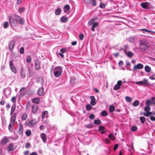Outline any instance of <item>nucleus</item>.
<instances>
[{
    "label": "nucleus",
    "instance_id": "19",
    "mask_svg": "<svg viewBox=\"0 0 155 155\" xmlns=\"http://www.w3.org/2000/svg\"><path fill=\"white\" fill-rule=\"evenodd\" d=\"M35 68L36 70H38L40 69V63L38 60H36L35 61Z\"/></svg>",
    "mask_w": 155,
    "mask_h": 155
},
{
    "label": "nucleus",
    "instance_id": "3",
    "mask_svg": "<svg viewBox=\"0 0 155 155\" xmlns=\"http://www.w3.org/2000/svg\"><path fill=\"white\" fill-rule=\"evenodd\" d=\"M140 47L141 49L146 50L148 48L147 42L146 41H142L140 43Z\"/></svg>",
    "mask_w": 155,
    "mask_h": 155
},
{
    "label": "nucleus",
    "instance_id": "22",
    "mask_svg": "<svg viewBox=\"0 0 155 155\" xmlns=\"http://www.w3.org/2000/svg\"><path fill=\"white\" fill-rule=\"evenodd\" d=\"M97 17H95L94 18H91L88 22V25L89 26H91L92 25V22L93 21H95L97 20Z\"/></svg>",
    "mask_w": 155,
    "mask_h": 155
},
{
    "label": "nucleus",
    "instance_id": "10",
    "mask_svg": "<svg viewBox=\"0 0 155 155\" xmlns=\"http://www.w3.org/2000/svg\"><path fill=\"white\" fill-rule=\"evenodd\" d=\"M64 12L68 14L70 12L69 11L70 9V8L69 5H65L64 7Z\"/></svg>",
    "mask_w": 155,
    "mask_h": 155
},
{
    "label": "nucleus",
    "instance_id": "1",
    "mask_svg": "<svg viewBox=\"0 0 155 155\" xmlns=\"http://www.w3.org/2000/svg\"><path fill=\"white\" fill-rule=\"evenodd\" d=\"M62 68L61 66H57L55 68L54 70V75L56 77H59L61 74Z\"/></svg>",
    "mask_w": 155,
    "mask_h": 155
},
{
    "label": "nucleus",
    "instance_id": "62",
    "mask_svg": "<svg viewBox=\"0 0 155 155\" xmlns=\"http://www.w3.org/2000/svg\"><path fill=\"white\" fill-rule=\"evenodd\" d=\"M30 106V103H27L26 105V108L28 110L29 109Z\"/></svg>",
    "mask_w": 155,
    "mask_h": 155
},
{
    "label": "nucleus",
    "instance_id": "48",
    "mask_svg": "<svg viewBox=\"0 0 155 155\" xmlns=\"http://www.w3.org/2000/svg\"><path fill=\"white\" fill-rule=\"evenodd\" d=\"M127 55L129 57H131L133 56V54L130 51H128L127 54Z\"/></svg>",
    "mask_w": 155,
    "mask_h": 155
},
{
    "label": "nucleus",
    "instance_id": "42",
    "mask_svg": "<svg viewBox=\"0 0 155 155\" xmlns=\"http://www.w3.org/2000/svg\"><path fill=\"white\" fill-rule=\"evenodd\" d=\"M126 100L128 102H130L132 101V99L131 97H128L126 96L125 97Z\"/></svg>",
    "mask_w": 155,
    "mask_h": 155
},
{
    "label": "nucleus",
    "instance_id": "55",
    "mask_svg": "<svg viewBox=\"0 0 155 155\" xmlns=\"http://www.w3.org/2000/svg\"><path fill=\"white\" fill-rule=\"evenodd\" d=\"M60 51L62 53H64L66 52V49L64 48H62L60 49Z\"/></svg>",
    "mask_w": 155,
    "mask_h": 155
},
{
    "label": "nucleus",
    "instance_id": "64",
    "mask_svg": "<svg viewBox=\"0 0 155 155\" xmlns=\"http://www.w3.org/2000/svg\"><path fill=\"white\" fill-rule=\"evenodd\" d=\"M100 7L102 8H105V5L104 4H101L100 5Z\"/></svg>",
    "mask_w": 155,
    "mask_h": 155
},
{
    "label": "nucleus",
    "instance_id": "25",
    "mask_svg": "<svg viewBox=\"0 0 155 155\" xmlns=\"http://www.w3.org/2000/svg\"><path fill=\"white\" fill-rule=\"evenodd\" d=\"M11 93V91L9 89H6L5 91L4 94L6 97L9 95Z\"/></svg>",
    "mask_w": 155,
    "mask_h": 155
},
{
    "label": "nucleus",
    "instance_id": "5",
    "mask_svg": "<svg viewBox=\"0 0 155 155\" xmlns=\"http://www.w3.org/2000/svg\"><path fill=\"white\" fill-rule=\"evenodd\" d=\"M135 83L136 84H139L140 85L143 86H146L147 84H150L148 83V80L146 79H144L143 81L135 82Z\"/></svg>",
    "mask_w": 155,
    "mask_h": 155
},
{
    "label": "nucleus",
    "instance_id": "45",
    "mask_svg": "<svg viewBox=\"0 0 155 155\" xmlns=\"http://www.w3.org/2000/svg\"><path fill=\"white\" fill-rule=\"evenodd\" d=\"M144 110L147 112L150 110V106H147L144 107Z\"/></svg>",
    "mask_w": 155,
    "mask_h": 155
},
{
    "label": "nucleus",
    "instance_id": "54",
    "mask_svg": "<svg viewBox=\"0 0 155 155\" xmlns=\"http://www.w3.org/2000/svg\"><path fill=\"white\" fill-rule=\"evenodd\" d=\"M129 41L131 42H133L134 40V38L133 37H130L128 39Z\"/></svg>",
    "mask_w": 155,
    "mask_h": 155
},
{
    "label": "nucleus",
    "instance_id": "36",
    "mask_svg": "<svg viewBox=\"0 0 155 155\" xmlns=\"http://www.w3.org/2000/svg\"><path fill=\"white\" fill-rule=\"evenodd\" d=\"M101 114L102 116L105 117L107 115V113L105 110H103L101 113Z\"/></svg>",
    "mask_w": 155,
    "mask_h": 155
},
{
    "label": "nucleus",
    "instance_id": "53",
    "mask_svg": "<svg viewBox=\"0 0 155 155\" xmlns=\"http://www.w3.org/2000/svg\"><path fill=\"white\" fill-rule=\"evenodd\" d=\"M20 52L21 54L24 53V48L23 47H21L20 49Z\"/></svg>",
    "mask_w": 155,
    "mask_h": 155
},
{
    "label": "nucleus",
    "instance_id": "29",
    "mask_svg": "<svg viewBox=\"0 0 155 155\" xmlns=\"http://www.w3.org/2000/svg\"><path fill=\"white\" fill-rule=\"evenodd\" d=\"M9 141V139L6 137H4L2 141V144H5Z\"/></svg>",
    "mask_w": 155,
    "mask_h": 155
},
{
    "label": "nucleus",
    "instance_id": "26",
    "mask_svg": "<svg viewBox=\"0 0 155 155\" xmlns=\"http://www.w3.org/2000/svg\"><path fill=\"white\" fill-rule=\"evenodd\" d=\"M154 114H155V113H153L151 112L148 111L146 113H144L143 115L146 117H149Z\"/></svg>",
    "mask_w": 155,
    "mask_h": 155
},
{
    "label": "nucleus",
    "instance_id": "31",
    "mask_svg": "<svg viewBox=\"0 0 155 155\" xmlns=\"http://www.w3.org/2000/svg\"><path fill=\"white\" fill-rule=\"evenodd\" d=\"M15 108H16L15 104L13 105L11 107V113H10L11 115L12 114H13V112H14L15 110Z\"/></svg>",
    "mask_w": 155,
    "mask_h": 155
},
{
    "label": "nucleus",
    "instance_id": "17",
    "mask_svg": "<svg viewBox=\"0 0 155 155\" xmlns=\"http://www.w3.org/2000/svg\"><path fill=\"white\" fill-rule=\"evenodd\" d=\"M91 99V101L90 102V104L92 106H94L96 104L95 101V98L93 96H91L90 97Z\"/></svg>",
    "mask_w": 155,
    "mask_h": 155
},
{
    "label": "nucleus",
    "instance_id": "21",
    "mask_svg": "<svg viewBox=\"0 0 155 155\" xmlns=\"http://www.w3.org/2000/svg\"><path fill=\"white\" fill-rule=\"evenodd\" d=\"M60 20L62 22L65 23L68 21V19L67 17L63 16L61 18Z\"/></svg>",
    "mask_w": 155,
    "mask_h": 155
},
{
    "label": "nucleus",
    "instance_id": "46",
    "mask_svg": "<svg viewBox=\"0 0 155 155\" xmlns=\"http://www.w3.org/2000/svg\"><path fill=\"white\" fill-rule=\"evenodd\" d=\"M140 30V31H144V32H155L154 31H149V30H148L147 29H145V28H143V29H141Z\"/></svg>",
    "mask_w": 155,
    "mask_h": 155
},
{
    "label": "nucleus",
    "instance_id": "28",
    "mask_svg": "<svg viewBox=\"0 0 155 155\" xmlns=\"http://www.w3.org/2000/svg\"><path fill=\"white\" fill-rule=\"evenodd\" d=\"M40 99L39 98H35L32 99V101L36 104H39L40 102Z\"/></svg>",
    "mask_w": 155,
    "mask_h": 155
},
{
    "label": "nucleus",
    "instance_id": "43",
    "mask_svg": "<svg viewBox=\"0 0 155 155\" xmlns=\"http://www.w3.org/2000/svg\"><path fill=\"white\" fill-rule=\"evenodd\" d=\"M140 120L142 123H143L145 120V118L144 117H140Z\"/></svg>",
    "mask_w": 155,
    "mask_h": 155
},
{
    "label": "nucleus",
    "instance_id": "16",
    "mask_svg": "<svg viewBox=\"0 0 155 155\" xmlns=\"http://www.w3.org/2000/svg\"><path fill=\"white\" fill-rule=\"evenodd\" d=\"M19 129L18 130V133L20 135H22L23 132V127L21 124H19L18 125Z\"/></svg>",
    "mask_w": 155,
    "mask_h": 155
},
{
    "label": "nucleus",
    "instance_id": "38",
    "mask_svg": "<svg viewBox=\"0 0 155 155\" xmlns=\"http://www.w3.org/2000/svg\"><path fill=\"white\" fill-rule=\"evenodd\" d=\"M31 59L30 56H28L26 57V61L28 63H30L31 62Z\"/></svg>",
    "mask_w": 155,
    "mask_h": 155
},
{
    "label": "nucleus",
    "instance_id": "8",
    "mask_svg": "<svg viewBox=\"0 0 155 155\" xmlns=\"http://www.w3.org/2000/svg\"><path fill=\"white\" fill-rule=\"evenodd\" d=\"M143 68V65L141 63H139L137 65H134L133 67V70L136 71L137 69H141Z\"/></svg>",
    "mask_w": 155,
    "mask_h": 155
},
{
    "label": "nucleus",
    "instance_id": "52",
    "mask_svg": "<svg viewBox=\"0 0 155 155\" xmlns=\"http://www.w3.org/2000/svg\"><path fill=\"white\" fill-rule=\"evenodd\" d=\"M137 127L134 126L132 127L131 130L132 131H134L137 130Z\"/></svg>",
    "mask_w": 155,
    "mask_h": 155
},
{
    "label": "nucleus",
    "instance_id": "14",
    "mask_svg": "<svg viewBox=\"0 0 155 155\" xmlns=\"http://www.w3.org/2000/svg\"><path fill=\"white\" fill-rule=\"evenodd\" d=\"M99 132L101 134H104L106 131V128L103 126H100L99 127Z\"/></svg>",
    "mask_w": 155,
    "mask_h": 155
},
{
    "label": "nucleus",
    "instance_id": "24",
    "mask_svg": "<svg viewBox=\"0 0 155 155\" xmlns=\"http://www.w3.org/2000/svg\"><path fill=\"white\" fill-rule=\"evenodd\" d=\"M48 112L47 111H44L42 114V119H44L45 118H47L48 117Z\"/></svg>",
    "mask_w": 155,
    "mask_h": 155
},
{
    "label": "nucleus",
    "instance_id": "47",
    "mask_svg": "<svg viewBox=\"0 0 155 155\" xmlns=\"http://www.w3.org/2000/svg\"><path fill=\"white\" fill-rule=\"evenodd\" d=\"M120 88V86L116 84L114 87V90H117L119 89Z\"/></svg>",
    "mask_w": 155,
    "mask_h": 155
},
{
    "label": "nucleus",
    "instance_id": "35",
    "mask_svg": "<svg viewBox=\"0 0 155 155\" xmlns=\"http://www.w3.org/2000/svg\"><path fill=\"white\" fill-rule=\"evenodd\" d=\"M115 108L112 105L110 106L109 107V111L111 113L114 112L115 110Z\"/></svg>",
    "mask_w": 155,
    "mask_h": 155
},
{
    "label": "nucleus",
    "instance_id": "39",
    "mask_svg": "<svg viewBox=\"0 0 155 155\" xmlns=\"http://www.w3.org/2000/svg\"><path fill=\"white\" fill-rule=\"evenodd\" d=\"M26 134L28 137L30 136L31 134V132L30 130H27L25 132Z\"/></svg>",
    "mask_w": 155,
    "mask_h": 155
},
{
    "label": "nucleus",
    "instance_id": "49",
    "mask_svg": "<svg viewBox=\"0 0 155 155\" xmlns=\"http://www.w3.org/2000/svg\"><path fill=\"white\" fill-rule=\"evenodd\" d=\"M84 38V35L82 34H80L79 35V38L80 40H83Z\"/></svg>",
    "mask_w": 155,
    "mask_h": 155
},
{
    "label": "nucleus",
    "instance_id": "56",
    "mask_svg": "<svg viewBox=\"0 0 155 155\" xmlns=\"http://www.w3.org/2000/svg\"><path fill=\"white\" fill-rule=\"evenodd\" d=\"M11 101L13 103L15 102L16 101V97H12V98Z\"/></svg>",
    "mask_w": 155,
    "mask_h": 155
},
{
    "label": "nucleus",
    "instance_id": "34",
    "mask_svg": "<svg viewBox=\"0 0 155 155\" xmlns=\"http://www.w3.org/2000/svg\"><path fill=\"white\" fill-rule=\"evenodd\" d=\"M139 104V102L137 100H135L134 102H133L132 105L136 107Z\"/></svg>",
    "mask_w": 155,
    "mask_h": 155
},
{
    "label": "nucleus",
    "instance_id": "41",
    "mask_svg": "<svg viewBox=\"0 0 155 155\" xmlns=\"http://www.w3.org/2000/svg\"><path fill=\"white\" fill-rule=\"evenodd\" d=\"M9 24L8 22H5L3 24V27L5 28H7Z\"/></svg>",
    "mask_w": 155,
    "mask_h": 155
},
{
    "label": "nucleus",
    "instance_id": "61",
    "mask_svg": "<svg viewBox=\"0 0 155 155\" xmlns=\"http://www.w3.org/2000/svg\"><path fill=\"white\" fill-rule=\"evenodd\" d=\"M110 140L108 139V138H106L104 140V142L106 143H109L110 142Z\"/></svg>",
    "mask_w": 155,
    "mask_h": 155
},
{
    "label": "nucleus",
    "instance_id": "4",
    "mask_svg": "<svg viewBox=\"0 0 155 155\" xmlns=\"http://www.w3.org/2000/svg\"><path fill=\"white\" fill-rule=\"evenodd\" d=\"M152 104H155V97H154L152 98L151 100L147 99L146 102V105L147 106H150Z\"/></svg>",
    "mask_w": 155,
    "mask_h": 155
},
{
    "label": "nucleus",
    "instance_id": "27",
    "mask_svg": "<svg viewBox=\"0 0 155 155\" xmlns=\"http://www.w3.org/2000/svg\"><path fill=\"white\" fill-rule=\"evenodd\" d=\"M41 137L42 138L43 142L44 143L46 142V137L45 134L44 133H41Z\"/></svg>",
    "mask_w": 155,
    "mask_h": 155
},
{
    "label": "nucleus",
    "instance_id": "51",
    "mask_svg": "<svg viewBox=\"0 0 155 155\" xmlns=\"http://www.w3.org/2000/svg\"><path fill=\"white\" fill-rule=\"evenodd\" d=\"M12 71L14 73H16V69L15 68V67L13 66V67L12 68H10Z\"/></svg>",
    "mask_w": 155,
    "mask_h": 155
},
{
    "label": "nucleus",
    "instance_id": "58",
    "mask_svg": "<svg viewBox=\"0 0 155 155\" xmlns=\"http://www.w3.org/2000/svg\"><path fill=\"white\" fill-rule=\"evenodd\" d=\"M30 146V144L29 143H26L25 145V147L26 148H29Z\"/></svg>",
    "mask_w": 155,
    "mask_h": 155
},
{
    "label": "nucleus",
    "instance_id": "13",
    "mask_svg": "<svg viewBox=\"0 0 155 155\" xmlns=\"http://www.w3.org/2000/svg\"><path fill=\"white\" fill-rule=\"evenodd\" d=\"M15 41H10L9 43V49L11 51L12 50L15 45Z\"/></svg>",
    "mask_w": 155,
    "mask_h": 155
},
{
    "label": "nucleus",
    "instance_id": "6",
    "mask_svg": "<svg viewBox=\"0 0 155 155\" xmlns=\"http://www.w3.org/2000/svg\"><path fill=\"white\" fill-rule=\"evenodd\" d=\"M141 6L144 8L149 9L150 7V4L148 2H142L141 3Z\"/></svg>",
    "mask_w": 155,
    "mask_h": 155
},
{
    "label": "nucleus",
    "instance_id": "20",
    "mask_svg": "<svg viewBox=\"0 0 155 155\" xmlns=\"http://www.w3.org/2000/svg\"><path fill=\"white\" fill-rule=\"evenodd\" d=\"M92 26L91 27V30L92 31H95V28L97 27L98 25V23L97 22L92 23Z\"/></svg>",
    "mask_w": 155,
    "mask_h": 155
},
{
    "label": "nucleus",
    "instance_id": "50",
    "mask_svg": "<svg viewBox=\"0 0 155 155\" xmlns=\"http://www.w3.org/2000/svg\"><path fill=\"white\" fill-rule=\"evenodd\" d=\"M25 10V8L24 7L21 8H19V12L20 13H21L23 12Z\"/></svg>",
    "mask_w": 155,
    "mask_h": 155
},
{
    "label": "nucleus",
    "instance_id": "23",
    "mask_svg": "<svg viewBox=\"0 0 155 155\" xmlns=\"http://www.w3.org/2000/svg\"><path fill=\"white\" fill-rule=\"evenodd\" d=\"M16 117V114L15 113L14 114L11 118V123L12 125L14 124V122L15 120Z\"/></svg>",
    "mask_w": 155,
    "mask_h": 155
},
{
    "label": "nucleus",
    "instance_id": "44",
    "mask_svg": "<svg viewBox=\"0 0 155 155\" xmlns=\"http://www.w3.org/2000/svg\"><path fill=\"white\" fill-rule=\"evenodd\" d=\"M93 125L92 123H90L88 124L85 126V127L89 128H91L93 127Z\"/></svg>",
    "mask_w": 155,
    "mask_h": 155
},
{
    "label": "nucleus",
    "instance_id": "57",
    "mask_svg": "<svg viewBox=\"0 0 155 155\" xmlns=\"http://www.w3.org/2000/svg\"><path fill=\"white\" fill-rule=\"evenodd\" d=\"M94 118V115L93 114H91L89 116V118L93 120Z\"/></svg>",
    "mask_w": 155,
    "mask_h": 155
},
{
    "label": "nucleus",
    "instance_id": "63",
    "mask_svg": "<svg viewBox=\"0 0 155 155\" xmlns=\"http://www.w3.org/2000/svg\"><path fill=\"white\" fill-rule=\"evenodd\" d=\"M56 54H57V55H58H58H60L61 56V57L62 58H64V55L62 54V53H58V52H57V53H56Z\"/></svg>",
    "mask_w": 155,
    "mask_h": 155
},
{
    "label": "nucleus",
    "instance_id": "15",
    "mask_svg": "<svg viewBox=\"0 0 155 155\" xmlns=\"http://www.w3.org/2000/svg\"><path fill=\"white\" fill-rule=\"evenodd\" d=\"M38 93L39 95H43L45 94L44 88L42 87L39 88L38 90Z\"/></svg>",
    "mask_w": 155,
    "mask_h": 155
},
{
    "label": "nucleus",
    "instance_id": "2",
    "mask_svg": "<svg viewBox=\"0 0 155 155\" xmlns=\"http://www.w3.org/2000/svg\"><path fill=\"white\" fill-rule=\"evenodd\" d=\"M9 22L10 24V25L11 27H14L15 26L17 25V21L13 17L11 16H8Z\"/></svg>",
    "mask_w": 155,
    "mask_h": 155
},
{
    "label": "nucleus",
    "instance_id": "33",
    "mask_svg": "<svg viewBox=\"0 0 155 155\" xmlns=\"http://www.w3.org/2000/svg\"><path fill=\"white\" fill-rule=\"evenodd\" d=\"M61 10L60 8H58L57 9L55 12V13L57 15H59L60 14Z\"/></svg>",
    "mask_w": 155,
    "mask_h": 155
},
{
    "label": "nucleus",
    "instance_id": "30",
    "mask_svg": "<svg viewBox=\"0 0 155 155\" xmlns=\"http://www.w3.org/2000/svg\"><path fill=\"white\" fill-rule=\"evenodd\" d=\"M145 70L147 72H150L151 71V68L148 65H146L145 67Z\"/></svg>",
    "mask_w": 155,
    "mask_h": 155
},
{
    "label": "nucleus",
    "instance_id": "32",
    "mask_svg": "<svg viewBox=\"0 0 155 155\" xmlns=\"http://www.w3.org/2000/svg\"><path fill=\"white\" fill-rule=\"evenodd\" d=\"M28 117L27 114H24L21 115V118L23 120H25Z\"/></svg>",
    "mask_w": 155,
    "mask_h": 155
},
{
    "label": "nucleus",
    "instance_id": "60",
    "mask_svg": "<svg viewBox=\"0 0 155 155\" xmlns=\"http://www.w3.org/2000/svg\"><path fill=\"white\" fill-rule=\"evenodd\" d=\"M108 137L111 140H114L115 139L114 137L112 135H110V134H109V135Z\"/></svg>",
    "mask_w": 155,
    "mask_h": 155
},
{
    "label": "nucleus",
    "instance_id": "9",
    "mask_svg": "<svg viewBox=\"0 0 155 155\" xmlns=\"http://www.w3.org/2000/svg\"><path fill=\"white\" fill-rule=\"evenodd\" d=\"M86 3L88 5L91 4L92 6H95L96 5V0H86Z\"/></svg>",
    "mask_w": 155,
    "mask_h": 155
},
{
    "label": "nucleus",
    "instance_id": "59",
    "mask_svg": "<svg viewBox=\"0 0 155 155\" xmlns=\"http://www.w3.org/2000/svg\"><path fill=\"white\" fill-rule=\"evenodd\" d=\"M149 78L151 80H154L155 79V75H153L149 77Z\"/></svg>",
    "mask_w": 155,
    "mask_h": 155
},
{
    "label": "nucleus",
    "instance_id": "18",
    "mask_svg": "<svg viewBox=\"0 0 155 155\" xmlns=\"http://www.w3.org/2000/svg\"><path fill=\"white\" fill-rule=\"evenodd\" d=\"M7 150L9 152L14 150L15 149H13V144L12 143H10L7 147Z\"/></svg>",
    "mask_w": 155,
    "mask_h": 155
},
{
    "label": "nucleus",
    "instance_id": "11",
    "mask_svg": "<svg viewBox=\"0 0 155 155\" xmlns=\"http://www.w3.org/2000/svg\"><path fill=\"white\" fill-rule=\"evenodd\" d=\"M38 109V106L35 105H33L32 106V113L35 114L37 112Z\"/></svg>",
    "mask_w": 155,
    "mask_h": 155
},
{
    "label": "nucleus",
    "instance_id": "12",
    "mask_svg": "<svg viewBox=\"0 0 155 155\" xmlns=\"http://www.w3.org/2000/svg\"><path fill=\"white\" fill-rule=\"evenodd\" d=\"M15 18H16V20L17 21H19L21 25H23L24 22L23 20L19 16L15 15Z\"/></svg>",
    "mask_w": 155,
    "mask_h": 155
},
{
    "label": "nucleus",
    "instance_id": "7",
    "mask_svg": "<svg viewBox=\"0 0 155 155\" xmlns=\"http://www.w3.org/2000/svg\"><path fill=\"white\" fill-rule=\"evenodd\" d=\"M37 120L35 119H33L29 121L27 125L30 127H33L36 124Z\"/></svg>",
    "mask_w": 155,
    "mask_h": 155
},
{
    "label": "nucleus",
    "instance_id": "40",
    "mask_svg": "<svg viewBox=\"0 0 155 155\" xmlns=\"http://www.w3.org/2000/svg\"><path fill=\"white\" fill-rule=\"evenodd\" d=\"M86 108L87 110L89 111L92 108V107L90 104H88L86 106Z\"/></svg>",
    "mask_w": 155,
    "mask_h": 155
},
{
    "label": "nucleus",
    "instance_id": "37",
    "mask_svg": "<svg viewBox=\"0 0 155 155\" xmlns=\"http://www.w3.org/2000/svg\"><path fill=\"white\" fill-rule=\"evenodd\" d=\"M101 123V121L99 119L95 120L94 121V123L96 125H99Z\"/></svg>",
    "mask_w": 155,
    "mask_h": 155
}]
</instances>
